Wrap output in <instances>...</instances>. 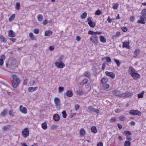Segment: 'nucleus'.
<instances>
[{"mask_svg": "<svg viewBox=\"0 0 146 146\" xmlns=\"http://www.w3.org/2000/svg\"><path fill=\"white\" fill-rule=\"evenodd\" d=\"M54 102L55 103V106L56 108L60 109V108L61 104L60 103V100L58 97H55L54 99Z\"/></svg>", "mask_w": 146, "mask_h": 146, "instance_id": "4", "label": "nucleus"}, {"mask_svg": "<svg viewBox=\"0 0 146 146\" xmlns=\"http://www.w3.org/2000/svg\"><path fill=\"white\" fill-rule=\"evenodd\" d=\"M121 29L123 32H126L127 31V29L125 27H121Z\"/></svg>", "mask_w": 146, "mask_h": 146, "instance_id": "52", "label": "nucleus"}, {"mask_svg": "<svg viewBox=\"0 0 146 146\" xmlns=\"http://www.w3.org/2000/svg\"><path fill=\"white\" fill-rule=\"evenodd\" d=\"M48 21L46 19H45L43 20L42 21V23L43 24L45 25L48 23Z\"/></svg>", "mask_w": 146, "mask_h": 146, "instance_id": "55", "label": "nucleus"}, {"mask_svg": "<svg viewBox=\"0 0 146 146\" xmlns=\"http://www.w3.org/2000/svg\"><path fill=\"white\" fill-rule=\"evenodd\" d=\"M58 93H61V92L64 91V88L63 87L60 86L58 87Z\"/></svg>", "mask_w": 146, "mask_h": 146, "instance_id": "34", "label": "nucleus"}, {"mask_svg": "<svg viewBox=\"0 0 146 146\" xmlns=\"http://www.w3.org/2000/svg\"><path fill=\"white\" fill-rule=\"evenodd\" d=\"M0 39L2 42L5 43V42L6 41L5 38L1 35H0Z\"/></svg>", "mask_w": 146, "mask_h": 146, "instance_id": "35", "label": "nucleus"}, {"mask_svg": "<svg viewBox=\"0 0 146 146\" xmlns=\"http://www.w3.org/2000/svg\"><path fill=\"white\" fill-rule=\"evenodd\" d=\"M130 124L133 126H134L135 124V122L134 121H131L130 123Z\"/></svg>", "mask_w": 146, "mask_h": 146, "instance_id": "62", "label": "nucleus"}, {"mask_svg": "<svg viewBox=\"0 0 146 146\" xmlns=\"http://www.w3.org/2000/svg\"><path fill=\"white\" fill-rule=\"evenodd\" d=\"M116 120V119L115 117H112L110 119V121L111 122H114Z\"/></svg>", "mask_w": 146, "mask_h": 146, "instance_id": "49", "label": "nucleus"}, {"mask_svg": "<svg viewBox=\"0 0 146 146\" xmlns=\"http://www.w3.org/2000/svg\"><path fill=\"white\" fill-rule=\"evenodd\" d=\"M75 108L76 111L78 110L80 106L78 104H76L75 105Z\"/></svg>", "mask_w": 146, "mask_h": 146, "instance_id": "50", "label": "nucleus"}, {"mask_svg": "<svg viewBox=\"0 0 146 146\" xmlns=\"http://www.w3.org/2000/svg\"><path fill=\"white\" fill-rule=\"evenodd\" d=\"M106 61L107 62H109L110 64L111 63V58L109 57H108L106 58Z\"/></svg>", "mask_w": 146, "mask_h": 146, "instance_id": "41", "label": "nucleus"}, {"mask_svg": "<svg viewBox=\"0 0 146 146\" xmlns=\"http://www.w3.org/2000/svg\"><path fill=\"white\" fill-rule=\"evenodd\" d=\"M97 35H92L90 38V40L94 44H96L98 42V36Z\"/></svg>", "mask_w": 146, "mask_h": 146, "instance_id": "5", "label": "nucleus"}, {"mask_svg": "<svg viewBox=\"0 0 146 146\" xmlns=\"http://www.w3.org/2000/svg\"><path fill=\"white\" fill-rule=\"evenodd\" d=\"M7 111L6 109H4L3 111L1 112V115L4 117L7 114Z\"/></svg>", "mask_w": 146, "mask_h": 146, "instance_id": "30", "label": "nucleus"}, {"mask_svg": "<svg viewBox=\"0 0 146 146\" xmlns=\"http://www.w3.org/2000/svg\"><path fill=\"white\" fill-rule=\"evenodd\" d=\"M87 21L88 22V24L90 27L93 28L95 26V24L94 22L92 21L90 17L87 18Z\"/></svg>", "mask_w": 146, "mask_h": 146, "instance_id": "9", "label": "nucleus"}, {"mask_svg": "<svg viewBox=\"0 0 146 146\" xmlns=\"http://www.w3.org/2000/svg\"><path fill=\"white\" fill-rule=\"evenodd\" d=\"M113 20V19H110V17L109 16L108 17L107 19V21L109 23H111V22Z\"/></svg>", "mask_w": 146, "mask_h": 146, "instance_id": "53", "label": "nucleus"}, {"mask_svg": "<svg viewBox=\"0 0 146 146\" xmlns=\"http://www.w3.org/2000/svg\"><path fill=\"white\" fill-rule=\"evenodd\" d=\"M49 49L50 50V51H52L54 49V48L53 46H50L49 47Z\"/></svg>", "mask_w": 146, "mask_h": 146, "instance_id": "64", "label": "nucleus"}, {"mask_svg": "<svg viewBox=\"0 0 146 146\" xmlns=\"http://www.w3.org/2000/svg\"><path fill=\"white\" fill-rule=\"evenodd\" d=\"M16 35V33L12 30H10L8 33V36L11 37H14Z\"/></svg>", "mask_w": 146, "mask_h": 146, "instance_id": "13", "label": "nucleus"}, {"mask_svg": "<svg viewBox=\"0 0 146 146\" xmlns=\"http://www.w3.org/2000/svg\"><path fill=\"white\" fill-rule=\"evenodd\" d=\"M89 91H88L87 92H84L83 91H80V90L77 91H76V94L78 96H81L84 94L87 93V92Z\"/></svg>", "mask_w": 146, "mask_h": 146, "instance_id": "20", "label": "nucleus"}, {"mask_svg": "<svg viewBox=\"0 0 146 146\" xmlns=\"http://www.w3.org/2000/svg\"><path fill=\"white\" fill-rule=\"evenodd\" d=\"M114 60L116 63L117 66H119L120 64V63L119 60H117L115 58L114 59Z\"/></svg>", "mask_w": 146, "mask_h": 146, "instance_id": "40", "label": "nucleus"}, {"mask_svg": "<svg viewBox=\"0 0 146 146\" xmlns=\"http://www.w3.org/2000/svg\"><path fill=\"white\" fill-rule=\"evenodd\" d=\"M9 39L10 40L13 42H15L16 40V39L15 38H9Z\"/></svg>", "mask_w": 146, "mask_h": 146, "instance_id": "56", "label": "nucleus"}, {"mask_svg": "<svg viewBox=\"0 0 146 146\" xmlns=\"http://www.w3.org/2000/svg\"><path fill=\"white\" fill-rule=\"evenodd\" d=\"M88 81V80L87 79H84L83 80V81H82V83L84 84H86L87 83Z\"/></svg>", "mask_w": 146, "mask_h": 146, "instance_id": "54", "label": "nucleus"}, {"mask_svg": "<svg viewBox=\"0 0 146 146\" xmlns=\"http://www.w3.org/2000/svg\"><path fill=\"white\" fill-rule=\"evenodd\" d=\"M63 58L62 57H60L58 59V61L54 63V64L57 68H63L65 66V64L62 62Z\"/></svg>", "mask_w": 146, "mask_h": 146, "instance_id": "3", "label": "nucleus"}, {"mask_svg": "<svg viewBox=\"0 0 146 146\" xmlns=\"http://www.w3.org/2000/svg\"><path fill=\"white\" fill-rule=\"evenodd\" d=\"M135 19V18L133 16H131L130 18V21L132 22H133Z\"/></svg>", "mask_w": 146, "mask_h": 146, "instance_id": "57", "label": "nucleus"}, {"mask_svg": "<svg viewBox=\"0 0 146 146\" xmlns=\"http://www.w3.org/2000/svg\"><path fill=\"white\" fill-rule=\"evenodd\" d=\"M10 125H7L3 126L2 127V129L3 131H6L9 130L10 128Z\"/></svg>", "mask_w": 146, "mask_h": 146, "instance_id": "22", "label": "nucleus"}, {"mask_svg": "<svg viewBox=\"0 0 146 146\" xmlns=\"http://www.w3.org/2000/svg\"><path fill=\"white\" fill-rule=\"evenodd\" d=\"M140 19L138 20L137 22V23H141L142 24H144L146 22V21L141 16L140 17Z\"/></svg>", "mask_w": 146, "mask_h": 146, "instance_id": "15", "label": "nucleus"}, {"mask_svg": "<svg viewBox=\"0 0 146 146\" xmlns=\"http://www.w3.org/2000/svg\"><path fill=\"white\" fill-rule=\"evenodd\" d=\"M106 39L103 36H101V42L104 43L106 42Z\"/></svg>", "mask_w": 146, "mask_h": 146, "instance_id": "39", "label": "nucleus"}, {"mask_svg": "<svg viewBox=\"0 0 146 146\" xmlns=\"http://www.w3.org/2000/svg\"><path fill=\"white\" fill-rule=\"evenodd\" d=\"M88 34L89 35H99L100 34V32H94L92 31L89 30L88 32Z\"/></svg>", "mask_w": 146, "mask_h": 146, "instance_id": "14", "label": "nucleus"}, {"mask_svg": "<svg viewBox=\"0 0 146 146\" xmlns=\"http://www.w3.org/2000/svg\"><path fill=\"white\" fill-rule=\"evenodd\" d=\"M84 75L87 77H89L90 76V73L89 72H85L84 74Z\"/></svg>", "mask_w": 146, "mask_h": 146, "instance_id": "51", "label": "nucleus"}, {"mask_svg": "<svg viewBox=\"0 0 146 146\" xmlns=\"http://www.w3.org/2000/svg\"><path fill=\"white\" fill-rule=\"evenodd\" d=\"M129 42H127V41L124 42L123 43L122 47L123 48H127V46L129 45Z\"/></svg>", "mask_w": 146, "mask_h": 146, "instance_id": "32", "label": "nucleus"}, {"mask_svg": "<svg viewBox=\"0 0 146 146\" xmlns=\"http://www.w3.org/2000/svg\"><path fill=\"white\" fill-rule=\"evenodd\" d=\"M108 81V79L106 78H103L101 79V83L105 84Z\"/></svg>", "mask_w": 146, "mask_h": 146, "instance_id": "25", "label": "nucleus"}, {"mask_svg": "<svg viewBox=\"0 0 146 146\" xmlns=\"http://www.w3.org/2000/svg\"><path fill=\"white\" fill-rule=\"evenodd\" d=\"M22 134L23 136L25 138H26L29 136V131L27 128H25L22 131Z\"/></svg>", "mask_w": 146, "mask_h": 146, "instance_id": "8", "label": "nucleus"}, {"mask_svg": "<svg viewBox=\"0 0 146 146\" xmlns=\"http://www.w3.org/2000/svg\"><path fill=\"white\" fill-rule=\"evenodd\" d=\"M37 18L39 21H42L43 19V16L39 14L37 15Z\"/></svg>", "mask_w": 146, "mask_h": 146, "instance_id": "27", "label": "nucleus"}, {"mask_svg": "<svg viewBox=\"0 0 146 146\" xmlns=\"http://www.w3.org/2000/svg\"><path fill=\"white\" fill-rule=\"evenodd\" d=\"M129 73L134 79H137L140 77V75L137 73L133 68L130 66L129 68Z\"/></svg>", "mask_w": 146, "mask_h": 146, "instance_id": "1", "label": "nucleus"}, {"mask_svg": "<svg viewBox=\"0 0 146 146\" xmlns=\"http://www.w3.org/2000/svg\"><path fill=\"white\" fill-rule=\"evenodd\" d=\"M38 89V87H30L28 88V91L30 92H33L35 91L36 90Z\"/></svg>", "mask_w": 146, "mask_h": 146, "instance_id": "17", "label": "nucleus"}, {"mask_svg": "<svg viewBox=\"0 0 146 146\" xmlns=\"http://www.w3.org/2000/svg\"><path fill=\"white\" fill-rule=\"evenodd\" d=\"M66 95L68 97H71L73 96V93L71 91L68 90L66 92Z\"/></svg>", "mask_w": 146, "mask_h": 146, "instance_id": "23", "label": "nucleus"}, {"mask_svg": "<svg viewBox=\"0 0 146 146\" xmlns=\"http://www.w3.org/2000/svg\"><path fill=\"white\" fill-rule=\"evenodd\" d=\"M15 14H13L12 15L11 17L9 19V21H11L12 20H13L15 18Z\"/></svg>", "mask_w": 146, "mask_h": 146, "instance_id": "43", "label": "nucleus"}, {"mask_svg": "<svg viewBox=\"0 0 146 146\" xmlns=\"http://www.w3.org/2000/svg\"><path fill=\"white\" fill-rule=\"evenodd\" d=\"M20 4L19 2H17L16 3L15 8L16 9L19 10L20 8Z\"/></svg>", "mask_w": 146, "mask_h": 146, "instance_id": "44", "label": "nucleus"}, {"mask_svg": "<svg viewBox=\"0 0 146 146\" xmlns=\"http://www.w3.org/2000/svg\"><path fill=\"white\" fill-rule=\"evenodd\" d=\"M52 32L48 30L46 31L45 32V35L46 36H49L52 35Z\"/></svg>", "mask_w": 146, "mask_h": 146, "instance_id": "28", "label": "nucleus"}, {"mask_svg": "<svg viewBox=\"0 0 146 146\" xmlns=\"http://www.w3.org/2000/svg\"><path fill=\"white\" fill-rule=\"evenodd\" d=\"M12 77L13 79V86L14 88H16L18 86L20 82V79L15 75H13Z\"/></svg>", "mask_w": 146, "mask_h": 146, "instance_id": "2", "label": "nucleus"}, {"mask_svg": "<svg viewBox=\"0 0 146 146\" xmlns=\"http://www.w3.org/2000/svg\"><path fill=\"white\" fill-rule=\"evenodd\" d=\"M140 52V50L138 49H136L135 50V52L137 54H139Z\"/></svg>", "mask_w": 146, "mask_h": 146, "instance_id": "58", "label": "nucleus"}, {"mask_svg": "<svg viewBox=\"0 0 146 146\" xmlns=\"http://www.w3.org/2000/svg\"><path fill=\"white\" fill-rule=\"evenodd\" d=\"M91 129L92 132L94 133H96L97 131L96 128L95 127H92Z\"/></svg>", "mask_w": 146, "mask_h": 146, "instance_id": "37", "label": "nucleus"}, {"mask_svg": "<svg viewBox=\"0 0 146 146\" xmlns=\"http://www.w3.org/2000/svg\"><path fill=\"white\" fill-rule=\"evenodd\" d=\"M90 83H87L85 85V87L86 88H88L90 87Z\"/></svg>", "mask_w": 146, "mask_h": 146, "instance_id": "63", "label": "nucleus"}, {"mask_svg": "<svg viewBox=\"0 0 146 146\" xmlns=\"http://www.w3.org/2000/svg\"><path fill=\"white\" fill-rule=\"evenodd\" d=\"M20 111L22 113L24 114H26L27 113V110L26 108L23 107L22 105H21L19 107Z\"/></svg>", "mask_w": 146, "mask_h": 146, "instance_id": "11", "label": "nucleus"}, {"mask_svg": "<svg viewBox=\"0 0 146 146\" xmlns=\"http://www.w3.org/2000/svg\"><path fill=\"white\" fill-rule=\"evenodd\" d=\"M118 6V4L117 3H115L113 5V8L114 9H116L117 8Z\"/></svg>", "mask_w": 146, "mask_h": 146, "instance_id": "45", "label": "nucleus"}, {"mask_svg": "<svg viewBox=\"0 0 146 146\" xmlns=\"http://www.w3.org/2000/svg\"><path fill=\"white\" fill-rule=\"evenodd\" d=\"M85 130L83 128L81 129L80 131V135L82 136H84L85 134Z\"/></svg>", "mask_w": 146, "mask_h": 146, "instance_id": "24", "label": "nucleus"}, {"mask_svg": "<svg viewBox=\"0 0 146 146\" xmlns=\"http://www.w3.org/2000/svg\"><path fill=\"white\" fill-rule=\"evenodd\" d=\"M87 111L88 112L92 113L95 112V109L92 107L90 106L87 108Z\"/></svg>", "mask_w": 146, "mask_h": 146, "instance_id": "19", "label": "nucleus"}, {"mask_svg": "<svg viewBox=\"0 0 146 146\" xmlns=\"http://www.w3.org/2000/svg\"><path fill=\"white\" fill-rule=\"evenodd\" d=\"M87 14L86 12H84L80 16V18L82 19H84L87 17Z\"/></svg>", "mask_w": 146, "mask_h": 146, "instance_id": "26", "label": "nucleus"}, {"mask_svg": "<svg viewBox=\"0 0 146 146\" xmlns=\"http://www.w3.org/2000/svg\"><path fill=\"white\" fill-rule=\"evenodd\" d=\"M132 95V94L130 92H126L125 93L121 94L119 96L120 97H130Z\"/></svg>", "mask_w": 146, "mask_h": 146, "instance_id": "10", "label": "nucleus"}, {"mask_svg": "<svg viewBox=\"0 0 146 146\" xmlns=\"http://www.w3.org/2000/svg\"><path fill=\"white\" fill-rule=\"evenodd\" d=\"M105 73L107 76L111 77L112 78H115V75L113 72L106 71Z\"/></svg>", "mask_w": 146, "mask_h": 146, "instance_id": "12", "label": "nucleus"}, {"mask_svg": "<svg viewBox=\"0 0 146 146\" xmlns=\"http://www.w3.org/2000/svg\"><path fill=\"white\" fill-rule=\"evenodd\" d=\"M42 128L44 129H46L47 128V125L46 122H44L42 124Z\"/></svg>", "mask_w": 146, "mask_h": 146, "instance_id": "29", "label": "nucleus"}, {"mask_svg": "<svg viewBox=\"0 0 146 146\" xmlns=\"http://www.w3.org/2000/svg\"><path fill=\"white\" fill-rule=\"evenodd\" d=\"M53 119L54 121H57L59 120L60 117L58 114H55L53 115Z\"/></svg>", "mask_w": 146, "mask_h": 146, "instance_id": "21", "label": "nucleus"}, {"mask_svg": "<svg viewBox=\"0 0 146 146\" xmlns=\"http://www.w3.org/2000/svg\"><path fill=\"white\" fill-rule=\"evenodd\" d=\"M9 114L10 115L13 116L14 115V113H13V110H10L9 112Z\"/></svg>", "mask_w": 146, "mask_h": 146, "instance_id": "48", "label": "nucleus"}, {"mask_svg": "<svg viewBox=\"0 0 146 146\" xmlns=\"http://www.w3.org/2000/svg\"><path fill=\"white\" fill-rule=\"evenodd\" d=\"M141 14L142 17L146 19V9H143L141 11Z\"/></svg>", "mask_w": 146, "mask_h": 146, "instance_id": "16", "label": "nucleus"}, {"mask_svg": "<svg viewBox=\"0 0 146 146\" xmlns=\"http://www.w3.org/2000/svg\"><path fill=\"white\" fill-rule=\"evenodd\" d=\"M95 14L96 15H99L100 14V11L99 9L96 11L95 12Z\"/></svg>", "mask_w": 146, "mask_h": 146, "instance_id": "46", "label": "nucleus"}, {"mask_svg": "<svg viewBox=\"0 0 146 146\" xmlns=\"http://www.w3.org/2000/svg\"><path fill=\"white\" fill-rule=\"evenodd\" d=\"M131 143L129 141H126L124 143V146H130Z\"/></svg>", "mask_w": 146, "mask_h": 146, "instance_id": "36", "label": "nucleus"}, {"mask_svg": "<svg viewBox=\"0 0 146 146\" xmlns=\"http://www.w3.org/2000/svg\"><path fill=\"white\" fill-rule=\"evenodd\" d=\"M125 118V117L123 116H121L119 117V119L121 121H123Z\"/></svg>", "mask_w": 146, "mask_h": 146, "instance_id": "60", "label": "nucleus"}, {"mask_svg": "<svg viewBox=\"0 0 146 146\" xmlns=\"http://www.w3.org/2000/svg\"><path fill=\"white\" fill-rule=\"evenodd\" d=\"M129 113L133 115H137L139 116H140L141 115V112L138 110H132L129 111Z\"/></svg>", "mask_w": 146, "mask_h": 146, "instance_id": "6", "label": "nucleus"}, {"mask_svg": "<svg viewBox=\"0 0 146 146\" xmlns=\"http://www.w3.org/2000/svg\"><path fill=\"white\" fill-rule=\"evenodd\" d=\"M33 32L36 34H38L39 32V30L38 29H34Z\"/></svg>", "mask_w": 146, "mask_h": 146, "instance_id": "42", "label": "nucleus"}, {"mask_svg": "<svg viewBox=\"0 0 146 146\" xmlns=\"http://www.w3.org/2000/svg\"><path fill=\"white\" fill-rule=\"evenodd\" d=\"M144 93L143 91H142L140 94H138V98H142L143 97V95Z\"/></svg>", "mask_w": 146, "mask_h": 146, "instance_id": "38", "label": "nucleus"}, {"mask_svg": "<svg viewBox=\"0 0 146 146\" xmlns=\"http://www.w3.org/2000/svg\"><path fill=\"white\" fill-rule=\"evenodd\" d=\"M58 125H52L50 127V129L52 130L56 129L58 127Z\"/></svg>", "mask_w": 146, "mask_h": 146, "instance_id": "31", "label": "nucleus"}, {"mask_svg": "<svg viewBox=\"0 0 146 146\" xmlns=\"http://www.w3.org/2000/svg\"><path fill=\"white\" fill-rule=\"evenodd\" d=\"M117 127L119 129H122V126L119 123H117Z\"/></svg>", "mask_w": 146, "mask_h": 146, "instance_id": "59", "label": "nucleus"}, {"mask_svg": "<svg viewBox=\"0 0 146 146\" xmlns=\"http://www.w3.org/2000/svg\"><path fill=\"white\" fill-rule=\"evenodd\" d=\"M29 36L31 40H35V38L34 36L33 33H32L31 32L29 33Z\"/></svg>", "mask_w": 146, "mask_h": 146, "instance_id": "33", "label": "nucleus"}, {"mask_svg": "<svg viewBox=\"0 0 146 146\" xmlns=\"http://www.w3.org/2000/svg\"><path fill=\"white\" fill-rule=\"evenodd\" d=\"M62 117L64 118H66V113L65 111H63L62 112Z\"/></svg>", "mask_w": 146, "mask_h": 146, "instance_id": "47", "label": "nucleus"}, {"mask_svg": "<svg viewBox=\"0 0 146 146\" xmlns=\"http://www.w3.org/2000/svg\"><path fill=\"white\" fill-rule=\"evenodd\" d=\"M102 88L104 90H107L109 88L110 86L107 84H103L102 86Z\"/></svg>", "mask_w": 146, "mask_h": 146, "instance_id": "18", "label": "nucleus"}, {"mask_svg": "<svg viewBox=\"0 0 146 146\" xmlns=\"http://www.w3.org/2000/svg\"><path fill=\"white\" fill-rule=\"evenodd\" d=\"M124 133L125 134V135L126 136V139L129 141H131V138L130 136L132 134L129 131H125L124 132Z\"/></svg>", "mask_w": 146, "mask_h": 146, "instance_id": "7", "label": "nucleus"}, {"mask_svg": "<svg viewBox=\"0 0 146 146\" xmlns=\"http://www.w3.org/2000/svg\"><path fill=\"white\" fill-rule=\"evenodd\" d=\"M3 59H0V65H3Z\"/></svg>", "mask_w": 146, "mask_h": 146, "instance_id": "61", "label": "nucleus"}]
</instances>
